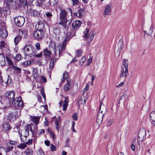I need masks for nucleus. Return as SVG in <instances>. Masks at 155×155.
I'll return each instance as SVG.
<instances>
[{
	"label": "nucleus",
	"mask_w": 155,
	"mask_h": 155,
	"mask_svg": "<svg viewBox=\"0 0 155 155\" xmlns=\"http://www.w3.org/2000/svg\"><path fill=\"white\" fill-rule=\"evenodd\" d=\"M51 45L54 46L53 53L52 56L56 57L52 58L50 61L49 64V68L50 69L53 68L55 63L57 61L58 59L60 57L61 53L65 49V48L66 45V41L65 40L61 45H58L56 47L54 43H51L50 44Z\"/></svg>",
	"instance_id": "f257e3e1"
},
{
	"label": "nucleus",
	"mask_w": 155,
	"mask_h": 155,
	"mask_svg": "<svg viewBox=\"0 0 155 155\" xmlns=\"http://www.w3.org/2000/svg\"><path fill=\"white\" fill-rule=\"evenodd\" d=\"M24 50L25 54L30 57L34 56L36 53L35 48L31 45H26L24 48Z\"/></svg>",
	"instance_id": "f03ea898"
},
{
	"label": "nucleus",
	"mask_w": 155,
	"mask_h": 155,
	"mask_svg": "<svg viewBox=\"0 0 155 155\" xmlns=\"http://www.w3.org/2000/svg\"><path fill=\"white\" fill-rule=\"evenodd\" d=\"M67 13L66 10L65 9L62 10L60 14V22L59 24L62 25L64 28L66 27L67 21Z\"/></svg>",
	"instance_id": "7ed1b4c3"
},
{
	"label": "nucleus",
	"mask_w": 155,
	"mask_h": 155,
	"mask_svg": "<svg viewBox=\"0 0 155 155\" xmlns=\"http://www.w3.org/2000/svg\"><path fill=\"white\" fill-rule=\"evenodd\" d=\"M101 107L103 108L104 110L106 109V107L104 106V105L103 104H101L100 105L99 111L97 114L96 120V122L98 125H100L101 123L103 118V116L104 115V114H102L103 111V110H101Z\"/></svg>",
	"instance_id": "20e7f679"
},
{
	"label": "nucleus",
	"mask_w": 155,
	"mask_h": 155,
	"mask_svg": "<svg viewBox=\"0 0 155 155\" xmlns=\"http://www.w3.org/2000/svg\"><path fill=\"white\" fill-rule=\"evenodd\" d=\"M12 104L13 106L18 107V108H19V107H22L24 106L21 97L16 98L13 100L12 101Z\"/></svg>",
	"instance_id": "39448f33"
},
{
	"label": "nucleus",
	"mask_w": 155,
	"mask_h": 155,
	"mask_svg": "<svg viewBox=\"0 0 155 155\" xmlns=\"http://www.w3.org/2000/svg\"><path fill=\"white\" fill-rule=\"evenodd\" d=\"M14 21L16 25L21 27L24 24L25 22V19L23 17L18 16L14 18Z\"/></svg>",
	"instance_id": "423d86ee"
},
{
	"label": "nucleus",
	"mask_w": 155,
	"mask_h": 155,
	"mask_svg": "<svg viewBox=\"0 0 155 155\" xmlns=\"http://www.w3.org/2000/svg\"><path fill=\"white\" fill-rule=\"evenodd\" d=\"M89 30L87 29H86L84 32V35L83 36V37L86 38L87 42L89 43L92 40L94 36L93 34H90V35H89Z\"/></svg>",
	"instance_id": "0eeeda50"
},
{
	"label": "nucleus",
	"mask_w": 155,
	"mask_h": 155,
	"mask_svg": "<svg viewBox=\"0 0 155 155\" xmlns=\"http://www.w3.org/2000/svg\"><path fill=\"white\" fill-rule=\"evenodd\" d=\"M145 134L146 132L144 130H139L138 133V137L137 138V141L139 147L140 143V142H142L144 140Z\"/></svg>",
	"instance_id": "6e6552de"
},
{
	"label": "nucleus",
	"mask_w": 155,
	"mask_h": 155,
	"mask_svg": "<svg viewBox=\"0 0 155 155\" xmlns=\"http://www.w3.org/2000/svg\"><path fill=\"white\" fill-rule=\"evenodd\" d=\"M44 32L43 31L37 30L33 34L34 37L38 40H41L44 37Z\"/></svg>",
	"instance_id": "1a4fd4ad"
},
{
	"label": "nucleus",
	"mask_w": 155,
	"mask_h": 155,
	"mask_svg": "<svg viewBox=\"0 0 155 155\" xmlns=\"http://www.w3.org/2000/svg\"><path fill=\"white\" fill-rule=\"evenodd\" d=\"M8 35V32L5 25H2L1 27L0 35L3 38H6Z\"/></svg>",
	"instance_id": "9d476101"
},
{
	"label": "nucleus",
	"mask_w": 155,
	"mask_h": 155,
	"mask_svg": "<svg viewBox=\"0 0 155 155\" xmlns=\"http://www.w3.org/2000/svg\"><path fill=\"white\" fill-rule=\"evenodd\" d=\"M112 5L111 4H109L105 6V9L103 13V15L105 17L110 14L111 12Z\"/></svg>",
	"instance_id": "9b49d317"
},
{
	"label": "nucleus",
	"mask_w": 155,
	"mask_h": 155,
	"mask_svg": "<svg viewBox=\"0 0 155 155\" xmlns=\"http://www.w3.org/2000/svg\"><path fill=\"white\" fill-rule=\"evenodd\" d=\"M15 142L13 141H10L9 142H7L5 143V148L6 151L8 152L11 150L13 149V146L15 145Z\"/></svg>",
	"instance_id": "f8f14e48"
},
{
	"label": "nucleus",
	"mask_w": 155,
	"mask_h": 155,
	"mask_svg": "<svg viewBox=\"0 0 155 155\" xmlns=\"http://www.w3.org/2000/svg\"><path fill=\"white\" fill-rule=\"evenodd\" d=\"M64 99V100L60 101L59 102V104L60 105V106L61 107L62 106V104L63 103V110L64 111L66 110L67 108L68 103V97H65Z\"/></svg>",
	"instance_id": "ddd939ff"
},
{
	"label": "nucleus",
	"mask_w": 155,
	"mask_h": 155,
	"mask_svg": "<svg viewBox=\"0 0 155 155\" xmlns=\"http://www.w3.org/2000/svg\"><path fill=\"white\" fill-rule=\"evenodd\" d=\"M154 28V27L152 24H151L150 26H147L146 27V30L144 31L145 33L144 36L145 34L149 36H151L153 31V29Z\"/></svg>",
	"instance_id": "4468645a"
},
{
	"label": "nucleus",
	"mask_w": 155,
	"mask_h": 155,
	"mask_svg": "<svg viewBox=\"0 0 155 155\" xmlns=\"http://www.w3.org/2000/svg\"><path fill=\"white\" fill-rule=\"evenodd\" d=\"M15 95V93L13 91L7 92L5 94L6 97L9 100H12V101L15 99H14Z\"/></svg>",
	"instance_id": "2eb2a0df"
},
{
	"label": "nucleus",
	"mask_w": 155,
	"mask_h": 155,
	"mask_svg": "<svg viewBox=\"0 0 155 155\" xmlns=\"http://www.w3.org/2000/svg\"><path fill=\"white\" fill-rule=\"evenodd\" d=\"M121 72V74L120 76V78H125L128 75V69H124L123 67H122Z\"/></svg>",
	"instance_id": "dca6fc26"
},
{
	"label": "nucleus",
	"mask_w": 155,
	"mask_h": 155,
	"mask_svg": "<svg viewBox=\"0 0 155 155\" xmlns=\"http://www.w3.org/2000/svg\"><path fill=\"white\" fill-rule=\"evenodd\" d=\"M87 98L85 97V96L84 95L81 96L80 99L78 101V103L79 106L81 105H83V106L86 103V101L87 100Z\"/></svg>",
	"instance_id": "f3484780"
},
{
	"label": "nucleus",
	"mask_w": 155,
	"mask_h": 155,
	"mask_svg": "<svg viewBox=\"0 0 155 155\" xmlns=\"http://www.w3.org/2000/svg\"><path fill=\"white\" fill-rule=\"evenodd\" d=\"M149 118L152 124L153 125H155V112L152 111L149 115Z\"/></svg>",
	"instance_id": "a211bd4d"
},
{
	"label": "nucleus",
	"mask_w": 155,
	"mask_h": 155,
	"mask_svg": "<svg viewBox=\"0 0 155 155\" xmlns=\"http://www.w3.org/2000/svg\"><path fill=\"white\" fill-rule=\"evenodd\" d=\"M44 24L41 21H39L35 25V28L37 30L40 31H43L44 28Z\"/></svg>",
	"instance_id": "6ab92c4d"
},
{
	"label": "nucleus",
	"mask_w": 155,
	"mask_h": 155,
	"mask_svg": "<svg viewBox=\"0 0 155 155\" xmlns=\"http://www.w3.org/2000/svg\"><path fill=\"white\" fill-rule=\"evenodd\" d=\"M81 22L78 20L74 21L72 24V28L74 29H78L80 26Z\"/></svg>",
	"instance_id": "aec40b11"
},
{
	"label": "nucleus",
	"mask_w": 155,
	"mask_h": 155,
	"mask_svg": "<svg viewBox=\"0 0 155 155\" xmlns=\"http://www.w3.org/2000/svg\"><path fill=\"white\" fill-rule=\"evenodd\" d=\"M2 127V130L4 131L9 130L11 128L9 124L7 123H5L3 124Z\"/></svg>",
	"instance_id": "412c9836"
},
{
	"label": "nucleus",
	"mask_w": 155,
	"mask_h": 155,
	"mask_svg": "<svg viewBox=\"0 0 155 155\" xmlns=\"http://www.w3.org/2000/svg\"><path fill=\"white\" fill-rule=\"evenodd\" d=\"M29 130L32 131V129H31V125L30 124H28L25 127L24 130L23 132L22 131V133L25 134V135H28L29 131Z\"/></svg>",
	"instance_id": "4be33fe9"
},
{
	"label": "nucleus",
	"mask_w": 155,
	"mask_h": 155,
	"mask_svg": "<svg viewBox=\"0 0 155 155\" xmlns=\"http://www.w3.org/2000/svg\"><path fill=\"white\" fill-rule=\"evenodd\" d=\"M6 5L9 8H12L15 5V3L12 0H4Z\"/></svg>",
	"instance_id": "5701e85b"
},
{
	"label": "nucleus",
	"mask_w": 155,
	"mask_h": 155,
	"mask_svg": "<svg viewBox=\"0 0 155 155\" xmlns=\"http://www.w3.org/2000/svg\"><path fill=\"white\" fill-rule=\"evenodd\" d=\"M19 34L21 36V38H25L28 36V31L26 30L20 31L19 32Z\"/></svg>",
	"instance_id": "b1692460"
},
{
	"label": "nucleus",
	"mask_w": 155,
	"mask_h": 155,
	"mask_svg": "<svg viewBox=\"0 0 155 155\" xmlns=\"http://www.w3.org/2000/svg\"><path fill=\"white\" fill-rule=\"evenodd\" d=\"M22 131L20 132L19 131V134L20 137L21 141L22 142H25L26 140L27 137L28 135H25V134L22 133L21 134Z\"/></svg>",
	"instance_id": "393cba45"
},
{
	"label": "nucleus",
	"mask_w": 155,
	"mask_h": 155,
	"mask_svg": "<svg viewBox=\"0 0 155 155\" xmlns=\"http://www.w3.org/2000/svg\"><path fill=\"white\" fill-rule=\"evenodd\" d=\"M30 125H31V128L32 129V131H31V132L33 134H35L38 130L37 125L35 124L34 125L33 124Z\"/></svg>",
	"instance_id": "a878e982"
},
{
	"label": "nucleus",
	"mask_w": 155,
	"mask_h": 155,
	"mask_svg": "<svg viewBox=\"0 0 155 155\" xmlns=\"http://www.w3.org/2000/svg\"><path fill=\"white\" fill-rule=\"evenodd\" d=\"M128 61L127 60L124 59L122 61V65L124 69H128Z\"/></svg>",
	"instance_id": "bb28decb"
},
{
	"label": "nucleus",
	"mask_w": 155,
	"mask_h": 155,
	"mask_svg": "<svg viewBox=\"0 0 155 155\" xmlns=\"http://www.w3.org/2000/svg\"><path fill=\"white\" fill-rule=\"evenodd\" d=\"M84 11L82 9H80L78 11L77 13H74L75 15L77 16L81 17L82 16L83 14L84 13Z\"/></svg>",
	"instance_id": "cd10ccee"
},
{
	"label": "nucleus",
	"mask_w": 155,
	"mask_h": 155,
	"mask_svg": "<svg viewBox=\"0 0 155 155\" xmlns=\"http://www.w3.org/2000/svg\"><path fill=\"white\" fill-rule=\"evenodd\" d=\"M31 120L35 124L37 125L39 122L40 118L38 117L34 116L32 117Z\"/></svg>",
	"instance_id": "c85d7f7f"
},
{
	"label": "nucleus",
	"mask_w": 155,
	"mask_h": 155,
	"mask_svg": "<svg viewBox=\"0 0 155 155\" xmlns=\"http://www.w3.org/2000/svg\"><path fill=\"white\" fill-rule=\"evenodd\" d=\"M32 75L34 78H36L38 76V73L37 69L34 68L33 69Z\"/></svg>",
	"instance_id": "c756f323"
},
{
	"label": "nucleus",
	"mask_w": 155,
	"mask_h": 155,
	"mask_svg": "<svg viewBox=\"0 0 155 155\" xmlns=\"http://www.w3.org/2000/svg\"><path fill=\"white\" fill-rule=\"evenodd\" d=\"M15 118L19 117L21 115V111L20 109L17 108L15 110Z\"/></svg>",
	"instance_id": "7c9ffc66"
},
{
	"label": "nucleus",
	"mask_w": 155,
	"mask_h": 155,
	"mask_svg": "<svg viewBox=\"0 0 155 155\" xmlns=\"http://www.w3.org/2000/svg\"><path fill=\"white\" fill-rule=\"evenodd\" d=\"M59 0H49L48 3L51 5H55L58 3Z\"/></svg>",
	"instance_id": "2f4dec72"
},
{
	"label": "nucleus",
	"mask_w": 155,
	"mask_h": 155,
	"mask_svg": "<svg viewBox=\"0 0 155 155\" xmlns=\"http://www.w3.org/2000/svg\"><path fill=\"white\" fill-rule=\"evenodd\" d=\"M21 36L17 35L14 38V42L15 45H17L21 40Z\"/></svg>",
	"instance_id": "473e14b6"
},
{
	"label": "nucleus",
	"mask_w": 155,
	"mask_h": 155,
	"mask_svg": "<svg viewBox=\"0 0 155 155\" xmlns=\"http://www.w3.org/2000/svg\"><path fill=\"white\" fill-rule=\"evenodd\" d=\"M68 78L67 79V81L68 82V83L66 84L64 87V91H67L71 87V84L69 82H68Z\"/></svg>",
	"instance_id": "72a5a7b5"
},
{
	"label": "nucleus",
	"mask_w": 155,
	"mask_h": 155,
	"mask_svg": "<svg viewBox=\"0 0 155 155\" xmlns=\"http://www.w3.org/2000/svg\"><path fill=\"white\" fill-rule=\"evenodd\" d=\"M26 155H32L33 153V150L31 149H27L25 152Z\"/></svg>",
	"instance_id": "f704fd0d"
},
{
	"label": "nucleus",
	"mask_w": 155,
	"mask_h": 155,
	"mask_svg": "<svg viewBox=\"0 0 155 155\" xmlns=\"http://www.w3.org/2000/svg\"><path fill=\"white\" fill-rule=\"evenodd\" d=\"M12 68L15 70L17 73L19 74L21 73V69L20 68L15 66H12Z\"/></svg>",
	"instance_id": "c9c22d12"
},
{
	"label": "nucleus",
	"mask_w": 155,
	"mask_h": 155,
	"mask_svg": "<svg viewBox=\"0 0 155 155\" xmlns=\"http://www.w3.org/2000/svg\"><path fill=\"white\" fill-rule=\"evenodd\" d=\"M68 73L67 72H64L63 74V78H61V82L63 83L68 78Z\"/></svg>",
	"instance_id": "e433bc0d"
},
{
	"label": "nucleus",
	"mask_w": 155,
	"mask_h": 155,
	"mask_svg": "<svg viewBox=\"0 0 155 155\" xmlns=\"http://www.w3.org/2000/svg\"><path fill=\"white\" fill-rule=\"evenodd\" d=\"M44 54L49 57L51 54V51L48 49H45L44 51Z\"/></svg>",
	"instance_id": "4c0bfd02"
},
{
	"label": "nucleus",
	"mask_w": 155,
	"mask_h": 155,
	"mask_svg": "<svg viewBox=\"0 0 155 155\" xmlns=\"http://www.w3.org/2000/svg\"><path fill=\"white\" fill-rule=\"evenodd\" d=\"M27 147L25 143H21L17 146V147L21 149H25Z\"/></svg>",
	"instance_id": "58836bf2"
},
{
	"label": "nucleus",
	"mask_w": 155,
	"mask_h": 155,
	"mask_svg": "<svg viewBox=\"0 0 155 155\" xmlns=\"http://www.w3.org/2000/svg\"><path fill=\"white\" fill-rule=\"evenodd\" d=\"M5 64V58L3 56H0V64L1 65H4Z\"/></svg>",
	"instance_id": "ea45409f"
},
{
	"label": "nucleus",
	"mask_w": 155,
	"mask_h": 155,
	"mask_svg": "<svg viewBox=\"0 0 155 155\" xmlns=\"http://www.w3.org/2000/svg\"><path fill=\"white\" fill-rule=\"evenodd\" d=\"M47 130L48 133L50 134L51 135L53 140H55L56 139V138H55V135L52 133V131L49 129H48Z\"/></svg>",
	"instance_id": "a19ab883"
},
{
	"label": "nucleus",
	"mask_w": 155,
	"mask_h": 155,
	"mask_svg": "<svg viewBox=\"0 0 155 155\" xmlns=\"http://www.w3.org/2000/svg\"><path fill=\"white\" fill-rule=\"evenodd\" d=\"M14 114L12 113H9L8 115L7 119L10 121L12 120L14 117Z\"/></svg>",
	"instance_id": "79ce46f5"
},
{
	"label": "nucleus",
	"mask_w": 155,
	"mask_h": 155,
	"mask_svg": "<svg viewBox=\"0 0 155 155\" xmlns=\"http://www.w3.org/2000/svg\"><path fill=\"white\" fill-rule=\"evenodd\" d=\"M6 59L8 61V63L10 66H12L13 63L9 57H6Z\"/></svg>",
	"instance_id": "37998d69"
},
{
	"label": "nucleus",
	"mask_w": 155,
	"mask_h": 155,
	"mask_svg": "<svg viewBox=\"0 0 155 155\" xmlns=\"http://www.w3.org/2000/svg\"><path fill=\"white\" fill-rule=\"evenodd\" d=\"M86 60V57L85 56L83 57L79 62L80 64L81 65Z\"/></svg>",
	"instance_id": "c03bdc74"
},
{
	"label": "nucleus",
	"mask_w": 155,
	"mask_h": 155,
	"mask_svg": "<svg viewBox=\"0 0 155 155\" xmlns=\"http://www.w3.org/2000/svg\"><path fill=\"white\" fill-rule=\"evenodd\" d=\"M82 51L81 49L78 50L76 52V55L77 57H79L81 55Z\"/></svg>",
	"instance_id": "a18cd8bd"
},
{
	"label": "nucleus",
	"mask_w": 155,
	"mask_h": 155,
	"mask_svg": "<svg viewBox=\"0 0 155 155\" xmlns=\"http://www.w3.org/2000/svg\"><path fill=\"white\" fill-rule=\"evenodd\" d=\"M123 45V43L122 42H119L118 44V46L119 47V49L118 50V53L120 54V50L122 49V46Z\"/></svg>",
	"instance_id": "49530a36"
},
{
	"label": "nucleus",
	"mask_w": 155,
	"mask_h": 155,
	"mask_svg": "<svg viewBox=\"0 0 155 155\" xmlns=\"http://www.w3.org/2000/svg\"><path fill=\"white\" fill-rule=\"evenodd\" d=\"M50 149L51 151H55L56 150V147L53 145V144H51L50 146Z\"/></svg>",
	"instance_id": "de8ad7c7"
},
{
	"label": "nucleus",
	"mask_w": 155,
	"mask_h": 155,
	"mask_svg": "<svg viewBox=\"0 0 155 155\" xmlns=\"http://www.w3.org/2000/svg\"><path fill=\"white\" fill-rule=\"evenodd\" d=\"M15 59L17 61H19L21 59V56L20 54H18L15 57Z\"/></svg>",
	"instance_id": "09e8293b"
},
{
	"label": "nucleus",
	"mask_w": 155,
	"mask_h": 155,
	"mask_svg": "<svg viewBox=\"0 0 155 155\" xmlns=\"http://www.w3.org/2000/svg\"><path fill=\"white\" fill-rule=\"evenodd\" d=\"M5 47V43L4 41L0 42V48L2 49Z\"/></svg>",
	"instance_id": "8fccbe9b"
},
{
	"label": "nucleus",
	"mask_w": 155,
	"mask_h": 155,
	"mask_svg": "<svg viewBox=\"0 0 155 155\" xmlns=\"http://www.w3.org/2000/svg\"><path fill=\"white\" fill-rule=\"evenodd\" d=\"M21 4L23 6H25L27 4V2L26 0H20Z\"/></svg>",
	"instance_id": "3c124183"
},
{
	"label": "nucleus",
	"mask_w": 155,
	"mask_h": 155,
	"mask_svg": "<svg viewBox=\"0 0 155 155\" xmlns=\"http://www.w3.org/2000/svg\"><path fill=\"white\" fill-rule=\"evenodd\" d=\"M41 81L42 83H45L47 81L46 78L43 76H41L40 78Z\"/></svg>",
	"instance_id": "603ef678"
},
{
	"label": "nucleus",
	"mask_w": 155,
	"mask_h": 155,
	"mask_svg": "<svg viewBox=\"0 0 155 155\" xmlns=\"http://www.w3.org/2000/svg\"><path fill=\"white\" fill-rule=\"evenodd\" d=\"M54 33L56 35H58L60 32V28H56L54 31Z\"/></svg>",
	"instance_id": "864d4df0"
},
{
	"label": "nucleus",
	"mask_w": 155,
	"mask_h": 155,
	"mask_svg": "<svg viewBox=\"0 0 155 155\" xmlns=\"http://www.w3.org/2000/svg\"><path fill=\"white\" fill-rule=\"evenodd\" d=\"M72 118L74 120H78V116L76 113H74L72 115Z\"/></svg>",
	"instance_id": "5fc2aeb1"
},
{
	"label": "nucleus",
	"mask_w": 155,
	"mask_h": 155,
	"mask_svg": "<svg viewBox=\"0 0 155 155\" xmlns=\"http://www.w3.org/2000/svg\"><path fill=\"white\" fill-rule=\"evenodd\" d=\"M21 65L24 67H27L28 65V63L27 61H24L21 63Z\"/></svg>",
	"instance_id": "6e6d98bb"
},
{
	"label": "nucleus",
	"mask_w": 155,
	"mask_h": 155,
	"mask_svg": "<svg viewBox=\"0 0 155 155\" xmlns=\"http://www.w3.org/2000/svg\"><path fill=\"white\" fill-rule=\"evenodd\" d=\"M41 94H42L43 97L44 99L45 100V92L44 91V89H43V88H42L41 89Z\"/></svg>",
	"instance_id": "4d7b16f0"
},
{
	"label": "nucleus",
	"mask_w": 155,
	"mask_h": 155,
	"mask_svg": "<svg viewBox=\"0 0 155 155\" xmlns=\"http://www.w3.org/2000/svg\"><path fill=\"white\" fill-rule=\"evenodd\" d=\"M32 139H29L28 141L25 143L26 144H28V145H31L32 144Z\"/></svg>",
	"instance_id": "13d9d810"
},
{
	"label": "nucleus",
	"mask_w": 155,
	"mask_h": 155,
	"mask_svg": "<svg viewBox=\"0 0 155 155\" xmlns=\"http://www.w3.org/2000/svg\"><path fill=\"white\" fill-rule=\"evenodd\" d=\"M113 123V119H111L108 121L107 122V125L108 126H110L112 123Z\"/></svg>",
	"instance_id": "bf43d9fd"
},
{
	"label": "nucleus",
	"mask_w": 155,
	"mask_h": 155,
	"mask_svg": "<svg viewBox=\"0 0 155 155\" xmlns=\"http://www.w3.org/2000/svg\"><path fill=\"white\" fill-rule=\"evenodd\" d=\"M11 78L8 75V79H7V82H6L7 84L9 85V84H10L11 83Z\"/></svg>",
	"instance_id": "052dcab7"
},
{
	"label": "nucleus",
	"mask_w": 155,
	"mask_h": 155,
	"mask_svg": "<svg viewBox=\"0 0 155 155\" xmlns=\"http://www.w3.org/2000/svg\"><path fill=\"white\" fill-rule=\"evenodd\" d=\"M35 47L37 50H39L40 49V45L39 43H37Z\"/></svg>",
	"instance_id": "680f3d73"
},
{
	"label": "nucleus",
	"mask_w": 155,
	"mask_h": 155,
	"mask_svg": "<svg viewBox=\"0 0 155 155\" xmlns=\"http://www.w3.org/2000/svg\"><path fill=\"white\" fill-rule=\"evenodd\" d=\"M71 1L72 2L73 5H77L79 2V0H71Z\"/></svg>",
	"instance_id": "e2e57ef3"
},
{
	"label": "nucleus",
	"mask_w": 155,
	"mask_h": 155,
	"mask_svg": "<svg viewBox=\"0 0 155 155\" xmlns=\"http://www.w3.org/2000/svg\"><path fill=\"white\" fill-rule=\"evenodd\" d=\"M55 124L56 126V129L58 131L60 128L61 125L59 124V123H55Z\"/></svg>",
	"instance_id": "0e129e2a"
},
{
	"label": "nucleus",
	"mask_w": 155,
	"mask_h": 155,
	"mask_svg": "<svg viewBox=\"0 0 155 155\" xmlns=\"http://www.w3.org/2000/svg\"><path fill=\"white\" fill-rule=\"evenodd\" d=\"M47 17L49 18H51L52 16V14L50 13H48L46 14Z\"/></svg>",
	"instance_id": "69168bd1"
},
{
	"label": "nucleus",
	"mask_w": 155,
	"mask_h": 155,
	"mask_svg": "<svg viewBox=\"0 0 155 155\" xmlns=\"http://www.w3.org/2000/svg\"><path fill=\"white\" fill-rule=\"evenodd\" d=\"M92 61V58H89L87 60V64H86V66H88L91 63Z\"/></svg>",
	"instance_id": "338daca9"
},
{
	"label": "nucleus",
	"mask_w": 155,
	"mask_h": 155,
	"mask_svg": "<svg viewBox=\"0 0 155 155\" xmlns=\"http://www.w3.org/2000/svg\"><path fill=\"white\" fill-rule=\"evenodd\" d=\"M124 84V82H123L120 83L119 84L116 86V87H119L122 86Z\"/></svg>",
	"instance_id": "774afa93"
}]
</instances>
